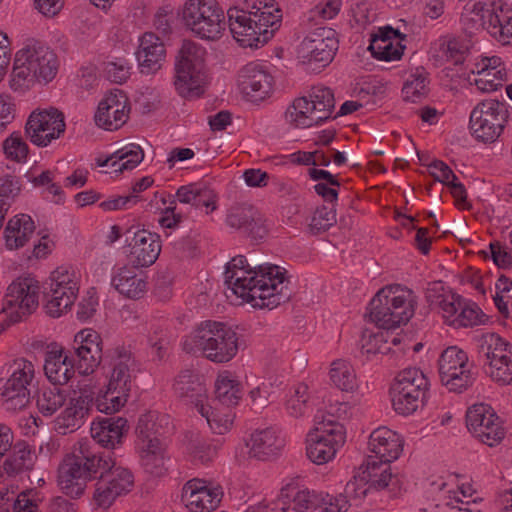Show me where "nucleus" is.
<instances>
[{
    "mask_svg": "<svg viewBox=\"0 0 512 512\" xmlns=\"http://www.w3.org/2000/svg\"><path fill=\"white\" fill-rule=\"evenodd\" d=\"M182 348L188 354L199 353L213 363H227L238 353V335L223 322L205 320L184 338Z\"/></svg>",
    "mask_w": 512,
    "mask_h": 512,
    "instance_id": "obj_1",
    "label": "nucleus"
},
{
    "mask_svg": "<svg viewBox=\"0 0 512 512\" xmlns=\"http://www.w3.org/2000/svg\"><path fill=\"white\" fill-rule=\"evenodd\" d=\"M224 284L233 295L250 303L254 308L272 310L291 298L288 286L277 289L275 284L266 285L264 280L258 279L256 272L250 269H226Z\"/></svg>",
    "mask_w": 512,
    "mask_h": 512,
    "instance_id": "obj_2",
    "label": "nucleus"
},
{
    "mask_svg": "<svg viewBox=\"0 0 512 512\" xmlns=\"http://www.w3.org/2000/svg\"><path fill=\"white\" fill-rule=\"evenodd\" d=\"M415 296L401 285L380 289L369 303V318L379 328L390 330L406 324L415 312Z\"/></svg>",
    "mask_w": 512,
    "mask_h": 512,
    "instance_id": "obj_3",
    "label": "nucleus"
},
{
    "mask_svg": "<svg viewBox=\"0 0 512 512\" xmlns=\"http://www.w3.org/2000/svg\"><path fill=\"white\" fill-rule=\"evenodd\" d=\"M100 451L88 440L79 441L72 454L67 455L58 469V484L64 494L80 497L87 482L97 477Z\"/></svg>",
    "mask_w": 512,
    "mask_h": 512,
    "instance_id": "obj_4",
    "label": "nucleus"
},
{
    "mask_svg": "<svg viewBox=\"0 0 512 512\" xmlns=\"http://www.w3.org/2000/svg\"><path fill=\"white\" fill-rule=\"evenodd\" d=\"M371 455L367 457L366 472L370 487L381 490L398 480L391 473L390 462L396 460L403 449L400 436L387 427L375 429L369 437L368 442Z\"/></svg>",
    "mask_w": 512,
    "mask_h": 512,
    "instance_id": "obj_5",
    "label": "nucleus"
},
{
    "mask_svg": "<svg viewBox=\"0 0 512 512\" xmlns=\"http://www.w3.org/2000/svg\"><path fill=\"white\" fill-rule=\"evenodd\" d=\"M204 48L192 41H184L175 59L174 87L183 98H197L206 85Z\"/></svg>",
    "mask_w": 512,
    "mask_h": 512,
    "instance_id": "obj_6",
    "label": "nucleus"
},
{
    "mask_svg": "<svg viewBox=\"0 0 512 512\" xmlns=\"http://www.w3.org/2000/svg\"><path fill=\"white\" fill-rule=\"evenodd\" d=\"M94 499L98 506L109 508L116 498L128 493L134 484L132 472L116 465L113 452L103 451L99 456Z\"/></svg>",
    "mask_w": 512,
    "mask_h": 512,
    "instance_id": "obj_7",
    "label": "nucleus"
},
{
    "mask_svg": "<svg viewBox=\"0 0 512 512\" xmlns=\"http://www.w3.org/2000/svg\"><path fill=\"white\" fill-rule=\"evenodd\" d=\"M428 388V379L420 369L402 370L390 389L394 410L401 415L413 414L425 402Z\"/></svg>",
    "mask_w": 512,
    "mask_h": 512,
    "instance_id": "obj_8",
    "label": "nucleus"
},
{
    "mask_svg": "<svg viewBox=\"0 0 512 512\" xmlns=\"http://www.w3.org/2000/svg\"><path fill=\"white\" fill-rule=\"evenodd\" d=\"M315 423L317 433L309 436L306 453L313 463L321 465L333 459L339 447L344 444L345 431L333 415L317 414Z\"/></svg>",
    "mask_w": 512,
    "mask_h": 512,
    "instance_id": "obj_9",
    "label": "nucleus"
},
{
    "mask_svg": "<svg viewBox=\"0 0 512 512\" xmlns=\"http://www.w3.org/2000/svg\"><path fill=\"white\" fill-rule=\"evenodd\" d=\"M9 376L0 378V396L5 398L8 410H21L31 399L35 367L24 358L14 360L7 369Z\"/></svg>",
    "mask_w": 512,
    "mask_h": 512,
    "instance_id": "obj_10",
    "label": "nucleus"
},
{
    "mask_svg": "<svg viewBox=\"0 0 512 512\" xmlns=\"http://www.w3.org/2000/svg\"><path fill=\"white\" fill-rule=\"evenodd\" d=\"M183 20L203 39L219 38L225 27L224 11L216 0H189L184 6Z\"/></svg>",
    "mask_w": 512,
    "mask_h": 512,
    "instance_id": "obj_11",
    "label": "nucleus"
},
{
    "mask_svg": "<svg viewBox=\"0 0 512 512\" xmlns=\"http://www.w3.org/2000/svg\"><path fill=\"white\" fill-rule=\"evenodd\" d=\"M509 118L505 102L486 99L478 103L470 114L472 135L481 142L493 143L502 134Z\"/></svg>",
    "mask_w": 512,
    "mask_h": 512,
    "instance_id": "obj_12",
    "label": "nucleus"
},
{
    "mask_svg": "<svg viewBox=\"0 0 512 512\" xmlns=\"http://www.w3.org/2000/svg\"><path fill=\"white\" fill-rule=\"evenodd\" d=\"M38 282L33 277H19L7 288L2 311L9 324L22 321L38 307Z\"/></svg>",
    "mask_w": 512,
    "mask_h": 512,
    "instance_id": "obj_13",
    "label": "nucleus"
},
{
    "mask_svg": "<svg viewBox=\"0 0 512 512\" xmlns=\"http://www.w3.org/2000/svg\"><path fill=\"white\" fill-rule=\"evenodd\" d=\"M79 287L74 272L67 267H58L51 273L49 289L44 291L46 312L59 317L75 301Z\"/></svg>",
    "mask_w": 512,
    "mask_h": 512,
    "instance_id": "obj_14",
    "label": "nucleus"
},
{
    "mask_svg": "<svg viewBox=\"0 0 512 512\" xmlns=\"http://www.w3.org/2000/svg\"><path fill=\"white\" fill-rule=\"evenodd\" d=\"M338 50L335 30L319 27L310 32L297 49V58L302 64L327 66Z\"/></svg>",
    "mask_w": 512,
    "mask_h": 512,
    "instance_id": "obj_15",
    "label": "nucleus"
},
{
    "mask_svg": "<svg viewBox=\"0 0 512 512\" xmlns=\"http://www.w3.org/2000/svg\"><path fill=\"white\" fill-rule=\"evenodd\" d=\"M64 114L56 108L33 111L25 124V134L31 143L46 147L64 134Z\"/></svg>",
    "mask_w": 512,
    "mask_h": 512,
    "instance_id": "obj_16",
    "label": "nucleus"
},
{
    "mask_svg": "<svg viewBox=\"0 0 512 512\" xmlns=\"http://www.w3.org/2000/svg\"><path fill=\"white\" fill-rule=\"evenodd\" d=\"M498 421L499 417L488 404H475L466 413L468 430L488 446H494L504 437V430Z\"/></svg>",
    "mask_w": 512,
    "mask_h": 512,
    "instance_id": "obj_17",
    "label": "nucleus"
},
{
    "mask_svg": "<svg viewBox=\"0 0 512 512\" xmlns=\"http://www.w3.org/2000/svg\"><path fill=\"white\" fill-rule=\"evenodd\" d=\"M265 222L261 212L250 204L234 205L226 214V224L251 240L266 237L268 228Z\"/></svg>",
    "mask_w": 512,
    "mask_h": 512,
    "instance_id": "obj_18",
    "label": "nucleus"
},
{
    "mask_svg": "<svg viewBox=\"0 0 512 512\" xmlns=\"http://www.w3.org/2000/svg\"><path fill=\"white\" fill-rule=\"evenodd\" d=\"M273 82L267 69L256 62L246 64L238 74L239 89L252 102L267 98L272 92Z\"/></svg>",
    "mask_w": 512,
    "mask_h": 512,
    "instance_id": "obj_19",
    "label": "nucleus"
},
{
    "mask_svg": "<svg viewBox=\"0 0 512 512\" xmlns=\"http://www.w3.org/2000/svg\"><path fill=\"white\" fill-rule=\"evenodd\" d=\"M129 110L127 96L122 90L115 89L100 101L95 122L105 130H117L126 123Z\"/></svg>",
    "mask_w": 512,
    "mask_h": 512,
    "instance_id": "obj_20",
    "label": "nucleus"
},
{
    "mask_svg": "<svg viewBox=\"0 0 512 512\" xmlns=\"http://www.w3.org/2000/svg\"><path fill=\"white\" fill-rule=\"evenodd\" d=\"M223 492L220 487H209L200 479H192L185 483L181 499L191 512H210L221 502Z\"/></svg>",
    "mask_w": 512,
    "mask_h": 512,
    "instance_id": "obj_21",
    "label": "nucleus"
},
{
    "mask_svg": "<svg viewBox=\"0 0 512 512\" xmlns=\"http://www.w3.org/2000/svg\"><path fill=\"white\" fill-rule=\"evenodd\" d=\"M132 234L128 243L130 247L129 259L134 267H148L155 263L161 252V241L159 235L142 229L132 231L129 228L126 235Z\"/></svg>",
    "mask_w": 512,
    "mask_h": 512,
    "instance_id": "obj_22",
    "label": "nucleus"
},
{
    "mask_svg": "<svg viewBox=\"0 0 512 512\" xmlns=\"http://www.w3.org/2000/svg\"><path fill=\"white\" fill-rule=\"evenodd\" d=\"M21 51L25 53V58H21L22 62L30 66L38 83L47 84L55 78L59 63L56 54L49 47L35 43Z\"/></svg>",
    "mask_w": 512,
    "mask_h": 512,
    "instance_id": "obj_23",
    "label": "nucleus"
},
{
    "mask_svg": "<svg viewBox=\"0 0 512 512\" xmlns=\"http://www.w3.org/2000/svg\"><path fill=\"white\" fill-rule=\"evenodd\" d=\"M127 419L116 416L106 417L94 421L90 428L93 442H90L96 448V444L103 448L115 449L122 443V439L129 431Z\"/></svg>",
    "mask_w": 512,
    "mask_h": 512,
    "instance_id": "obj_24",
    "label": "nucleus"
},
{
    "mask_svg": "<svg viewBox=\"0 0 512 512\" xmlns=\"http://www.w3.org/2000/svg\"><path fill=\"white\" fill-rule=\"evenodd\" d=\"M76 359L72 351L53 346L45 355L44 372L54 385H64L74 377Z\"/></svg>",
    "mask_w": 512,
    "mask_h": 512,
    "instance_id": "obj_25",
    "label": "nucleus"
},
{
    "mask_svg": "<svg viewBox=\"0 0 512 512\" xmlns=\"http://www.w3.org/2000/svg\"><path fill=\"white\" fill-rule=\"evenodd\" d=\"M112 374L109 380V389L121 393L131 390V370L135 366L131 350L125 346H116L109 351Z\"/></svg>",
    "mask_w": 512,
    "mask_h": 512,
    "instance_id": "obj_26",
    "label": "nucleus"
},
{
    "mask_svg": "<svg viewBox=\"0 0 512 512\" xmlns=\"http://www.w3.org/2000/svg\"><path fill=\"white\" fill-rule=\"evenodd\" d=\"M92 398L78 395L69 399L65 409L55 418L54 428L62 435L78 430L88 415Z\"/></svg>",
    "mask_w": 512,
    "mask_h": 512,
    "instance_id": "obj_27",
    "label": "nucleus"
},
{
    "mask_svg": "<svg viewBox=\"0 0 512 512\" xmlns=\"http://www.w3.org/2000/svg\"><path fill=\"white\" fill-rule=\"evenodd\" d=\"M250 441V455L263 461L279 455L285 446L280 431L273 427L256 430L251 434Z\"/></svg>",
    "mask_w": 512,
    "mask_h": 512,
    "instance_id": "obj_28",
    "label": "nucleus"
},
{
    "mask_svg": "<svg viewBox=\"0 0 512 512\" xmlns=\"http://www.w3.org/2000/svg\"><path fill=\"white\" fill-rule=\"evenodd\" d=\"M136 55L141 72L153 73L161 68L165 58V47L157 35L145 33L140 39Z\"/></svg>",
    "mask_w": 512,
    "mask_h": 512,
    "instance_id": "obj_29",
    "label": "nucleus"
},
{
    "mask_svg": "<svg viewBox=\"0 0 512 512\" xmlns=\"http://www.w3.org/2000/svg\"><path fill=\"white\" fill-rule=\"evenodd\" d=\"M229 29L233 37L244 47L257 48V36L253 29V13L237 7L227 11Z\"/></svg>",
    "mask_w": 512,
    "mask_h": 512,
    "instance_id": "obj_30",
    "label": "nucleus"
},
{
    "mask_svg": "<svg viewBox=\"0 0 512 512\" xmlns=\"http://www.w3.org/2000/svg\"><path fill=\"white\" fill-rule=\"evenodd\" d=\"M272 8L273 5H268L267 0H258V5L254 4L252 7L253 29L258 38L257 47L266 43L280 26L281 15L273 14Z\"/></svg>",
    "mask_w": 512,
    "mask_h": 512,
    "instance_id": "obj_31",
    "label": "nucleus"
},
{
    "mask_svg": "<svg viewBox=\"0 0 512 512\" xmlns=\"http://www.w3.org/2000/svg\"><path fill=\"white\" fill-rule=\"evenodd\" d=\"M132 267L123 266L118 268L112 276L111 285L122 295L138 299L144 295L147 288V282L138 275Z\"/></svg>",
    "mask_w": 512,
    "mask_h": 512,
    "instance_id": "obj_32",
    "label": "nucleus"
},
{
    "mask_svg": "<svg viewBox=\"0 0 512 512\" xmlns=\"http://www.w3.org/2000/svg\"><path fill=\"white\" fill-rule=\"evenodd\" d=\"M34 232L35 224L29 215H16L8 221L4 229L5 245L9 250L22 248Z\"/></svg>",
    "mask_w": 512,
    "mask_h": 512,
    "instance_id": "obj_33",
    "label": "nucleus"
},
{
    "mask_svg": "<svg viewBox=\"0 0 512 512\" xmlns=\"http://www.w3.org/2000/svg\"><path fill=\"white\" fill-rule=\"evenodd\" d=\"M486 31L503 45L512 43V10L492 3Z\"/></svg>",
    "mask_w": 512,
    "mask_h": 512,
    "instance_id": "obj_34",
    "label": "nucleus"
},
{
    "mask_svg": "<svg viewBox=\"0 0 512 512\" xmlns=\"http://www.w3.org/2000/svg\"><path fill=\"white\" fill-rule=\"evenodd\" d=\"M138 449L145 472L156 477L165 474L166 445L162 439L148 440L146 444H138Z\"/></svg>",
    "mask_w": 512,
    "mask_h": 512,
    "instance_id": "obj_35",
    "label": "nucleus"
},
{
    "mask_svg": "<svg viewBox=\"0 0 512 512\" xmlns=\"http://www.w3.org/2000/svg\"><path fill=\"white\" fill-rule=\"evenodd\" d=\"M173 389L180 398L189 399L199 408L203 404L206 389L199 380L198 374L191 369H184L176 376Z\"/></svg>",
    "mask_w": 512,
    "mask_h": 512,
    "instance_id": "obj_36",
    "label": "nucleus"
},
{
    "mask_svg": "<svg viewBox=\"0 0 512 512\" xmlns=\"http://www.w3.org/2000/svg\"><path fill=\"white\" fill-rule=\"evenodd\" d=\"M477 352L485 365H490L494 360H504L511 353L510 344L498 334L489 332L480 335L476 339Z\"/></svg>",
    "mask_w": 512,
    "mask_h": 512,
    "instance_id": "obj_37",
    "label": "nucleus"
},
{
    "mask_svg": "<svg viewBox=\"0 0 512 512\" xmlns=\"http://www.w3.org/2000/svg\"><path fill=\"white\" fill-rule=\"evenodd\" d=\"M491 7L492 3L474 2L466 4L460 17L463 31L471 36L481 29L486 30L487 14L490 13Z\"/></svg>",
    "mask_w": 512,
    "mask_h": 512,
    "instance_id": "obj_38",
    "label": "nucleus"
},
{
    "mask_svg": "<svg viewBox=\"0 0 512 512\" xmlns=\"http://www.w3.org/2000/svg\"><path fill=\"white\" fill-rule=\"evenodd\" d=\"M310 108L306 96L294 99L285 111L286 122L294 128H308L320 124V118L315 117Z\"/></svg>",
    "mask_w": 512,
    "mask_h": 512,
    "instance_id": "obj_39",
    "label": "nucleus"
},
{
    "mask_svg": "<svg viewBox=\"0 0 512 512\" xmlns=\"http://www.w3.org/2000/svg\"><path fill=\"white\" fill-rule=\"evenodd\" d=\"M308 102L315 117L320 118V123L332 118L335 109V97L333 91L324 86L313 87L309 93Z\"/></svg>",
    "mask_w": 512,
    "mask_h": 512,
    "instance_id": "obj_40",
    "label": "nucleus"
},
{
    "mask_svg": "<svg viewBox=\"0 0 512 512\" xmlns=\"http://www.w3.org/2000/svg\"><path fill=\"white\" fill-rule=\"evenodd\" d=\"M288 489H283L281 492L282 506L280 507L281 512H286L290 509V506H286L287 502L285 498L292 501V510L294 512H318L320 509V503L322 502L321 495H318L309 490H297L293 495L288 493Z\"/></svg>",
    "mask_w": 512,
    "mask_h": 512,
    "instance_id": "obj_41",
    "label": "nucleus"
},
{
    "mask_svg": "<svg viewBox=\"0 0 512 512\" xmlns=\"http://www.w3.org/2000/svg\"><path fill=\"white\" fill-rule=\"evenodd\" d=\"M440 376V381L448 391L454 393H463L470 389L476 381V373L472 371V364L462 366V368Z\"/></svg>",
    "mask_w": 512,
    "mask_h": 512,
    "instance_id": "obj_42",
    "label": "nucleus"
},
{
    "mask_svg": "<svg viewBox=\"0 0 512 512\" xmlns=\"http://www.w3.org/2000/svg\"><path fill=\"white\" fill-rule=\"evenodd\" d=\"M66 403V394L57 385L44 387L37 393L36 404L43 416H52Z\"/></svg>",
    "mask_w": 512,
    "mask_h": 512,
    "instance_id": "obj_43",
    "label": "nucleus"
},
{
    "mask_svg": "<svg viewBox=\"0 0 512 512\" xmlns=\"http://www.w3.org/2000/svg\"><path fill=\"white\" fill-rule=\"evenodd\" d=\"M249 268L251 271H255L257 278L264 280L266 285L275 284L277 289L281 286H288L289 281L285 277L286 270L284 268L269 263H261L255 257L250 258Z\"/></svg>",
    "mask_w": 512,
    "mask_h": 512,
    "instance_id": "obj_44",
    "label": "nucleus"
},
{
    "mask_svg": "<svg viewBox=\"0 0 512 512\" xmlns=\"http://www.w3.org/2000/svg\"><path fill=\"white\" fill-rule=\"evenodd\" d=\"M216 400L226 406L232 407L241 399V389L238 380L229 375H219L215 382Z\"/></svg>",
    "mask_w": 512,
    "mask_h": 512,
    "instance_id": "obj_45",
    "label": "nucleus"
},
{
    "mask_svg": "<svg viewBox=\"0 0 512 512\" xmlns=\"http://www.w3.org/2000/svg\"><path fill=\"white\" fill-rule=\"evenodd\" d=\"M390 332L389 330L372 332L365 329L362 332L361 337V352L362 354L377 355V354H389L391 353V347L389 346Z\"/></svg>",
    "mask_w": 512,
    "mask_h": 512,
    "instance_id": "obj_46",
    "label": "nucleus"
},
{
    "mask_svg": "<svg viewBox=\"0 0 512 512\" xmlns=\"http://www.w3.org/2000/svg\"><path fill=\"white\" fill-rule=\"evenodd\" d=\"M72 355L76 359V368L82 375H89L99 366L102 360V349H90L80 344L73 345Z\"/></svg>",
    "mask_w": 512,
    "mask_h": 512,
    "instance_id": "obj_47",
    "label": "nucleus"
},
{
    "mask_svg": "<svg viewBox=\"0 0 512 512\" xmlns=\"http://www.w3.org/2000/svg\"><path fill=\"white\" fill-rule=\"evenodd\" d=\"M330 379L342 391H353L357 387L354 369L346 360L338 359L331 364Z\"/></svg>",
    "mask_w": 512,
    "mask_h": 512,
    "instance_id": "obj_48",
    "label": "nucleus"
},
{
    "mask_svg": "<svg viewBox=\"0 0 512 512\" xmlns=\"http://www.w3.org/2000/svg\"><path fill=\"white\" fill-rule=\"evenodd\" d=\"M24 55L25 53L19 50L15 56L10 80L11 88L15 91H23L38 82L30 66L22 62L21 58H25Z\"/></svg>",
    "mask_w": 512,
    "mask_h": 512,
    "instance_id": "obj_49",
    "label": "nucleus"
},
{
    "mask_svg": "<svg viewBox=\"0 0 512 512\" xmlns=\"http://www.w3.org/2000/svg\"><path fill=\"white\" fill-rule=\"evenodd\" d=\"M427 83V72L424 68H417L404 83L403 99L413 103L420 101L428 92Z\"/></svg>",
    "mask_w": 512,
    "mask_h": 512,
    "instance_id": "obj_50",
    "label": "nucleus"
},
{
    "mask_svg": "<svg viewBox=\"0 0 512 512\" xmlns=\"http://www.w3.org/2000/svg\"><path fill=\"white\" fill-rule=\"evenodd\" d=\"M31 452L25 442H17L12 445L10 454L4 462V470L7 474H18L30 468Z\"/></svg>",
    "mask_w": 512,
    "mask_h": 512,
    "instance_id": "obj_51",
    "label": "nucleus"
},
{
    "mask_svg": "<svg viewBox=\"0 0 512 512\" xmlns=\"http://www.w3.org/2000/svg\"><path fill=\"white\" fill-rule=\"evenodd\" d=\"M116 160L112 162V167H115L118 162H122L115 172H123L124 170H132L140 164L144 158L142 148L137 144H127L113 153Z\"/></svg>",
    "mask_w": 512,
    "mask_h": 512,
    "instance_id": "obj_52",
    "label": "nucleus"
},
{
    "mask_svg": "<svg viewBox=\"0 0 512 512\" xmlns=\"http://www.w3.org/2000/svg\"><path fill=\"white\" fill-rule=\"evenodd\" d=\"M469 358L465 351L457 346H450L446 348L440 355L438 360L439 377L453 371L460 369L462 366L468 365Z\"/></svg>",
    "mask_w": 512,
    "mask_h": 512,
    "instance_id": "obj_53",
    "label": "nucleus"
},
{
    "mask_svg": "<svg viewBox=\"0 0 512 512\" xmlns=\"http://www.w3.org/2000/svg\"><path fill=\"white\" fill-rule=\"evenodd\" d=\"M485 314L476 304H467L465 301L456 318L450 320V325L455 327H473L484 323Z\"/></svg>",
    "mask_w": 512,
    "mask_h": 512,
    "instance_id": "obj_54",
    "label": "nucleus"
},
{
    "mask_svg": "<svg viewBox=\"0 0 512 512\" xmlns=\"http://www.w3.org/2000/svg\"><path fill=\"white\" fill-rule=\"evenodd\" d=\"M405 46L397 43L396 46H393L392 42H387L386 40H371L369 45V50L374 58L383 61H392L398 60L401 58Z\"/></svg>",
    "mask_w": 512,
    "mask_h": 512,
    "instance_id": "obj_55",
    "label": "nucleus"
},
{
    "mask_svg": "<svg viewBox=\"0 0 512 512\" xmlns=\"http://www.w3.org/2000/svg\"><path fill=\"white\" fill-rule=\"evenodd\" d=\"M490 378L500 385H508L512 382V352L504 360H494L485 369Z\"/></svg>",
    "mask_w": 512,
    "mask_h": 512,
    "instance_id": "obj_56",
    "label": "nucleus"
},
{
    "mask_svg": "<svg viewBox=\"0 0 512 512\" xmlns=\"http://www.w3.org/2000/svg\"><path fill=\"white\" fill-rule=\"evenodd\" d=\"M159 428L154 413L149 412L140 416L136 427L138 444H146L148 440L160 439L162 433Z\"/></svg>",
    "mask_w": 512,
    "mask_h": 512,
    "instance_id": "obj_57",
    "label": "nucleus"
},
{
    "mask_svg": "<svg viewBox=\"0 0 512 512\" xmlns=\"http://www.w3.org/2000/svg\"><path fill=\"white\" fill-rule=\"evenodd\" d=\"M3 152L8 159L22 163L27 159L29 148L21 135L14 132L3 142Z\"/></svg>",
    "mask_w": 512,
    "mask_h": 512,
    "instance_id": "obj_58",
    "label": "nucleus"
},
{
    "mask_svg": "<svg viewBox=\"0 0 512 512\" xmlns=\"http://www.w3.org/2000/svg\"><path fill=\"white\" fill-rule=\"evenodd\" d=\"M215 410L211 406H204L203 404L198 409L213 432L222 435L231 428L233 419L230 414H225L224 417H221Z\"/></svg>",
    "mask_w": 512,
    "mask_h": 512,
    "instance_id": "obj_59",
    "label": "nucleus"
},
{
    "mask_svg": "<svg viewBox=\"0 0 512 512\" xmlns=\"http://www.w3.org/2000/svg\"><path fill=\"white\" fill-rule=\"evenodd\" d=\"M336 222V209L334 205H331V207L323 205L315 210L310 228L314 233H321L327 231Z\"/></svg>",
    "mask_w": 512,
    "mask_h": 512,
    "instance_id": "obj_60",
    "label": "nucleus"
},
{
    "mask_svg": "<svg viewBox=\"0 0 512 512\" xmlns=\"http://www.w3.org/2000/svg\"><path fill=\"white\" fill-rule=\"evenodd\" d=\"M129 393H121L114 390H110L96 399V408L99 412L105 414H111L119 411L127 401Z\"/></svg>",
    "mask_w": 512,
    "mask_h": 512,
    "instance_id": "obj_61",
    "label": "nucleus"
},
{
    "mask_svg": "<svg viewBox=\"0 0 512 512\" xmlns=\"http://www.w3.org/2000/svg\"><path fill=\"white\" fill-rule=\"evenodd\" d=\"M20 190V182L14 176L5 175L0 177V205L7 203V206H4L6 213Z\"/></svg>",
    "mask_w": 512,
    "mask_h": 512,
    "instance_id": "obj_62",
    "label": "nucleus"
},
{
    "mask_svg": "<svg viewBox=\"0 0 512 512\" xmlns=\"http://www.w3.org/2000/svg\"><path fill=\"white\" fill-rule=\"evenodd\" d=\"M441 301L442 302L438 308L441 309L446 323L450 325V320L457 317L459 310L462 308L465 300L460 295L453 293L450 290L448 291L447 295L441 299Z\"/></svg>",
    "mask_w": 512,
    "mask_h": 512,
    "instance_id": "obj_63",
    "label": "nucleus"
},
{
    "mask_svg": "<svg viewBox=\"0 0 512 512\" xmlns=\"http://www.w3.org/2000/svg\"><path fill=\"white\" fill-rule=\"evenodd\" d=\"M490 257L494 264L500 269L512 268V254L508 247L499 241H493L489 244Z\"/></svg>",
    "mask_w": 512,
    "mask_h": 512,
    "instance_id": "obj_64",
    "label": "nucleus"
}]
</instances>
